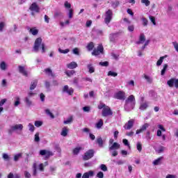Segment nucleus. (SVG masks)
<instances>
[{
	"instance_id": "f257e3e1",
	"label": "nucleus",
	"mask_w": 178,
	"mask_h": 178,
	"mask_svg": "<svg viewBox=\"0 0 178 178\" xmlns=\"http://www.w3.org/2000/svg\"><path fill=\"white\" fill-rule=\"evenodd\" d=\"M134 106H136V98L134 97V95H131L125 100L124 110L127 112H130V111L134 109Z\"/></svg>"
},
{
	"instance_id": "f03ea898",
	"label": "nucleus",
	"mask_w": 178,
	"mask_h": 178,
	"mask_svg": "<svg viewBox=\"0 0 178 178\" xmlns=\"http://www.w3.org/2000/svg\"><path fill=\"white\" fill-rule=\"evenodd\" d=\"M40 48L42 49V54H45V44L42 43V38H38L34 42L33 52H38Z\"/></svg>"
},
{
	"instance_id": "7ed1b4c3",
	"label": "nucleus",
	"mask_w": 178,
	"mask_h": 178,
	"mask_svg": "<svg viewBox=\"0 0 178 178\" xmlns=\"http://www.w3.org/2000/svg\"><path fill=\"white\" fill-rule=\"evenodd\" d=\"M48 166V161H45L44 163H37V162L33 163L32 169H33V176H37V170L40 172H44V168Z\"/></svg>"
},
{
	"instance_id": "20e7f679",
	"label": "nucleus",
	"mask_w": 178,
	"mask_h": 178,
	"mask_svg": "<svg viewBox=\"0 0 178 178\" xmlns=\"http://www.w3.org/2000/svg\"><path fill=\"white\" fill-rule=\"evenodd\" d=\"M23 131V124H17L12 125L8 129V133L12 134L14 131Z\"/></svg>"
},
{
	"instance_id": "39448f33",
	"label": "nucleus",
	"mask_w": 178,
	"mask_h": 178,
	"mask_svg": "<svg viewBox=\"0 0 178 178\" xmlns=\"http://www.w3.org/2000/svg\"><path fill=\"white\" fill-rule=\"evenodd\" d=\"M113 17V13L112 10H108L105 13L104 23L106 24H109L112 20V17Z\"/></svg>"
},
{
	"instance_id": "423d86ee",
	"label": "nucleus",
	"mask_w": 178,
	"mask_h": 178,
	"mask_svg": "<svg viewBox=\"0 0 178 178\" xmlns=\"http://www.w3.org/2000/svg\"><path fill=\"white\" fill-rule=\"evenodd\" d=\"M94 154H95V151H94V149H89L86 151L83 156V161H88L91 159V158L94 157Z\"/></svg>"
},
{
	"instance_id": "0eeeda50",
	"label": "nucleus",
	"mask_w": 178,
	"mask_h": 178,
	"mask_svg": "<svg viewBox=\"0 0 178 178\" xmlns=\"http://www.w3.org/2000/svg\"><path fill=\"white\" fill-rule=\"evenodd\" d=\"M112 110H111V108L109 106H106L102 109V116L104 118H106L107 116H111L113 115Z\"/></svg>"
},
{
	"instance_id": "6e6552de",
	"label": "nucleus",
	"mask_w": 178,
	"mask_h": 178,
	"mask_svg": "<svg viewBox=\"0 0 178 178\" xmlns=\"http://www.w3.org/2000/svg\"><path fill=\"white\" fill-rule=\"evenodd\" d=\"M115 99H120V101H124L126 99V92L124 91H119L114 95Z\"/></svg>"
},
{
	"instance_id": "1a4fd4ad",
	"label": "nucleus",
	"mask_w": 178,
	"mask_h": 178,
	"mask_svg": "<svg viewBox=\"0 0 178 178\" xmlns=\"http://www.w3.org/2000/svg\"><path fill=\"white\" fill-rule=\"evenodd\" d=\"M30 10H31V15L32 16H34V13H40V7L38 5H37V3H33L30 8Z\"/></svg>"
},
{
	"instance_id": "9d476101",
	"label": "nucleus",
	"mask_w": 178,
	"mask_h": 178,
	"mask_svg": "<svg viewBox=\"0 0 178 178\" xmlns=\"http://www.w3.org/2000/svg\"><path fill=\"white\" fill-rule=\"evenodd\" d=\"M99 54H104V47L102 44H99L97 49H95L92 52V55L95 56H98Z\"/></svg>"
},
{
	"instance_id": "9b49d317",
	"label": "nucleus",
	"mask_w": 178,
	"mask_h": 178,
	"mask_svg": "<svg viewBox=\"0 0 178 178\" xmlns=\"http://www.w3.org/2000/svg\"><path fill=\"white\" fill-rule=\"evenodd\" d=\"M18 72L19 73H20V74H22V76H24L25 77H29V72L27 71V69H26L25 66L19 65Z\"/></svg>"
},
{
	"instance_id": "f8f14e48",
	"label": "nucleus",
	"mask_w": 178,
	"mask_h": 178,
	"mask_svg": "<svg viewBox=\"0 0 178 178\" xmlns=\"http://www.w3.org/2000/svg\"><path fill=\"white\" fill-rule=\"evenodd\" d=\"M167 84L170 87H173L175 86L176 88H178V79H177L175 78L170 79L167 81Z\"/></svg>"
},
{
	"instance_id": "ddd939ff",
	"label": "nucleus",
	"mask_w": 178,
	"mask_h": 178,
	"mask_svg": "<svg viewBox=\"0 0 178 178\" xmlns=\"http://www.w3.org/2000/svg\"><path fill=\"white\" fill-rule=\"evenodd\" d=\"M40 155H42V156H44V155L45 159H48L49 156H52L54 154L51 152H49L48 150L42 149L40 151Z\"/></svg>"
},
{
	"instance_id": "4468645a",
	"label": "nucleus",
	"mask_w": 178,
	"mask_h": 178,
	"mask_svg": "<svg viewBox=\"0 0 178 178\" xmlns=\"http://www.w3.org/2000/svg\"><path fill=\"white\" fill-rule=\"evenodd\" d=\"M63 92H66V94H68V95H72L73 92H74V90L72 88H69V86L65 85L63 88Z\"/></svg>"
},
{
	"instance_id": "2eb2a0df",
	"label": "nucleus",
	"mask_w": 178,
	"mask_h": 178,
	"mask_svg": "<svg viewBox=\"0 0 178 178\" xmlns=\"http://www.w3.org/2000/svg\"><path fill=\"white\" fill-rule=\"evenodd\" d=\"M149 127V124L145 123L143 125L140 127V129L136 130V134H140V133H143V131H145Z\"/></svg>"
},
{
	"instance_id": "dca6fc26",
	"label": "nucleus",
	"mask_w": 178,
	"mask_h": 178,
	"mask_svg": "<svg viewBox=\"0 0 178 178\" xmlns=\"http://www.w3.org/2000/svg\"><path fill=\"white\" fill-rule=\"evenodd\" d=\"M134 126V120H129L127 124H124V129L125 130H130Z\"/></svg>"
},
{
	"instance_id": "f3484780",
	"label": "nucleus",
	"mask_w": 178,
	"mask_h": 178,
	"mask_svg": "<svg viewBox=\"0 0 178 178\" xmlns=\"http://www.w3.org/2000/svg\"><path fill=\"white\" fill-rule=\"evenodd\" d=\"M119 148H120V145L116 142H115L113 145H108L109 151L119 149Z\"/></svg>"
},
{
	"instance_id": "a211bd4d",
	"label": "nucleus",
	"mask_w": 178,
	"mask_h": 178,
	"mask_svg": "<svg viewBox=\"0 0 178 178\" xmlns=\"http://www.w3.org/2000/svg\"><path fill=\"white\" fill-rule=\"evenodd\" d=\"M144 42H145V35H144V33H141L139 37V40L136 42V44L140 45V44H144Z\"/></svg>"
},
{
	"instance_id": "6ab92c4d",
	"label": "nucleus",
	"mask_w": 178,
	"mask_h": 178,
	"mask_svg": "<svg viewBox=\"0 0 178 178\" xmlns=\"http://www.w3.org/2000/svg\"><path fill=\"white\" fill-rule=\"evenodd\" d=\"M24 102L26 105V106H33V101H31V99L30 97H26L24 99Z\"/></svg>"
},
{
	"instance_id": "aec40b11",
	"label": "nucleus",
	"mask_w": 178,
	"mask_h": 178,
	"mask_svg": "<svg viewBox=\"0 0 178 178\" xmlns=\"http://www.w3.org/2000/svg\"><path fill=\"white\" fill-rule=\"evenodd\" d=\"M93 176H94V171L90 170L89 172H85L83 175L82 178H90V177H92Z\"/></svg>"
},
{
	"instance_id": "412c9836",
	"label": "nucleus",
	"mask_w": 178,
	"mask_h": 178,
	"mask_svg": "<svg viewBox=\"0 0 178 178\" xmlns=\"http://www.w3.org/2000/svg\"><path fill=\"white\" fill-rule=\"evenodd\" d=\"M27 30H29V33H31L32 35H37V34H38V29L35 28L30 29V27H28Z\"/></svg>"
},
{
	"instance_id": "4be33fe9",
	"label": "nucleus",
	"mask_w": 178,
	"mask_h": 178,
	"mask_svg": "<svg viewBox=\"0 0 178 178\" xmlns=\"http://www.w3.org/2000/svg\"><path fill=\"white\" fill-rule=\"evenodd\" d=\"M87 69L88 70V72L90 74L95 72V67L92 66V63H89L87 65Z\"/></svg>"
},
{
	"instance_id": "5701e85b",
	"label": "nucleus",
	"mask_w": 178,
	"mask_h": 178,
	"mask_svg": "<svg viewBox=\"0 0 178 178\" xmlns=\"http://www.w3.org/2000/svg\"><path fill=\"white\" fill-rule=\"evenodd\" d=\"M77 66H78L77 63L74 61H72L70 63L67 65V67H68V69H76Z\"/></svg>"
},
{
	"instance_id": "b1692460",
	"label": "nucleus",
	"mask_w": 178,
	"mask_h": 178,
	"mask_svg": "<svg viewBox=\"0 0 178 178\" xmlns=\"http://www.w3.org/2000/svg\"><path fill=\"white\" fill-rule=\"evenodd\" d=\"M162 159H163V156H161V157L156 159V160H154L153 161V165H154V166L161 165V163H162Z\"/></svg>"
},
{
	"instance_id": "393cba45",
	"label": "nucleus",
	"mask_w": 178,
	"mask_h": 178,
	"mask_svg": "<svg viewBox=\"0 0 178 178\" xmlns=\"http://www.w3.org/2000/svg\"><path fill=\"white\" fill-rule=\"evenodd\" d=\"M37 84H38V81L37 80L33 81L31 83L30 90H35V88L37 87Z\"/></svg>"
},
{
	"instance_id": "a878e982",
	"label": "nucleus",
	"mask_w": 178,
	"mask_h": 178,
	"mask_svg": "<svg viewBox=\"0 0 178 178\" xmlns=\"http://www.w3.org/2000/svg\"><path fill=\"white\" fill-rule=\"evenodd\" d=\"M44 72L46 73V74H48V76H51V77H55V74L52 72V70H51V68L45 69Z\"/></svg>"
},
{
	"instance_id": "bb28decb",
	"label": "nucleus",
	"mask_w": 178,
	"mask_h": 178,
	"mask_svg": "<svg viewBox=\"0 0 178 178\" xmlns=\"http://www.w3.org/2000/svg\"><path fill=\"white\" fill-rule=\"evenodd\" d=\"M81 149H83V148L81 147H75L73 150H72V154L74 155H79V154L80 153V151H81Z\"/></svg>"
},
{
	"instance_id": "cd10ccee",
	"label": "nucleus",
	"mask_w": 178,
	"mask_h": 178,
	"mask_svg": "<svg viewBox=\"0 0 178 178\" xmlns=\"http://www.w3.org/2000/svg\"><path fill=\"white\" fill-rule=\"evenodd\" d=\"M118 37V33H111L109 35L110 41L111 42H115V40H116Z\"/></svg>"
},
{
	"instance_id": "c85d7f7f",
	"label": "nucleus",
	"mask_w": 178,
	"mask_h": 178,
	"mask_svg": "<svg viewBox=\"0 0 178 178\" xmlns=\"http://www.w3.org/2000/svg\"><path fill=\"white\" fill-rule=\"evenodd\" d=\"M105 140H102V138L99 137L97 138L96 142L98 143L99 147H104V143Z\"/></svg>"
},
{
	"instance_id": "c756f323",
	"label": "nucleus",
	"mask_w": 178,
	"mask_h": 178,
	"mask_svg": "<svg viewBox=\"0 0 178 178\" xmlns=\"http://www.w3.org/2000/svg\"><path fill=\"white\" fill-rule=\"evenodd\" d=\"M23 156V153H19L14 156V161L15 162H17L19 159H22Z\"/></svg>"
},
{
	"instance_id": "7c9ffc66",
	"label": "nucleus",
	"mask_w": 178,
	"mask_h": 178,
	"mask_svg": "<svg viewBox=\"0 0 178 178\" xmlns=\"http://www.w3.org/2000/svg\"><path fill=\"white\" fill-rule=\"evenodd\" d=\"M104 126V121L102 120V119H100L98 122L95 124V127H97V129H101V127H102Z\"/></svg>"
},
{
	"instance_id": "2f4dec72",
	"label": "nucleus",
	"mask_w": 178,
	"mask_h": 178,
	"mask_svg": "<svg viewBox=\"0 0 178 178\" xmlns=\"http://www.w3.org/2000/svg\"><path fill=\"white\" fill-rule=\"evenodd\" d=\"M165 58H168V56H164L160 57V58L158 60V61L156 63V65L161 66V65H162V63L163 62V59H165Z\"/></svg>"
},
{
	"instance_id": "473e14b6",
	"label": "nucleus",
	"mask_w": 178,
	"mask_h": 178,
	"mask_svg": "<svg viewBox=\"0 0 178 178\" xmlns=\"http://www.w3.org/2000/svg\"><path fill=\"white\" fill-rule=\"evenodd\" d=\"M148 108V102L142 103L140 106V111H145Z\"/></svg>"
},
{
	"instance_id": "72a5a7b5",
	"label": "nucleus",
	"mask_w": 178,
	"mask_h": 178,
	"mask_svg": "<svg viewBox=\"0 0 178 178\" xmlns=\"http://www.w3.org/2000/svg\"><path fill=\"white\" fill-rule=\"evenodd\" d=\"M73 122V116H70L66 120H64V124H70V123Z\"/></svg>"
},
{
	"instance_id": "f704fd0d",
	"label": "nucleus",
	"mask_w": 178,
	"mask_h": 178,
	"mask_svg": "<svg viewBox=\"0 0 178 178\" xmlns=\"http://www.w3.org/2000/svg\"><path fill=\"white\" fill-rule=\"evenodd\" d=\"M168 64H164L163 66V69L161 70V75L164 76L165 73H166V70L168 69Z\"/></svg>"
},
{
	"instance_id": "c9c22d12",
	"label": "nucleus",
	"mask_w": 178,
	"mask_h": 178,
	"mask_svg": "<svg viewBox=\"0 0 178 178\" xmlns=\"http://www.w3.org/2000/svg\"><path fill=\"white\" fill-rule=\"evenodd\" d=\"M144 79H145V80L149 83V84L152 83L153 79L151 76H149L147 74H145L144 75Z\"/></svg>"
},
{
	"instance_id": "e433bc0d",
	"label": "nucleus",
	"mask_w": 178,
	"mask_h": 178,
	"mask_svg": "<svg viewBox=\"0 0 178 178\" xmlns=\"http://www.w3.org/2000/svg\"><path fill=\"white\" fill-rule=\"evenodd\" d=\"M29 130L31 131V133H34V131L35 130V127L31 123H29L28 124Z\"/></svg>"
},
{
	"instance_id": "4c0bfd02",
	"label": "nucleus",
	"mask_w": 178,
	"mask_h": 178,
	"mask_svg": "<svg viewBox=\"0 0 178 178\" xmlns=\"http://www.w3.org/2000/svg\"><path fill=\"white\" fill-rule=\"evenodd\" d=\"M67 131H68L67 128L63 127L60 133L61 136H63V137H66V136H67Z\"/></svg>"
},
{
	"instance_id": "58836bf2",
	"label": "nucleus",
	"mask_w": 178,
	"mask_h": 178,
	"mask_svg": "<svg viewBox=\"0 0 178 178\" xmlns=\"http://www.w3.org/2000/svg\"><path fill=\"white\" fill-rule=\"evenodd\" d=\"M120 4V3L118 1L111 2V6L113 8V9H116V8L118 7Z\"/></svg>"
},
{
	"instance_id": "ea45409f",
	"label": "nucleus",
	"mask_w": 178,
	"mask_h": 178,
	"mask_svg": "<svg viewBox=\"0 0 178 178\" xmlns=\"http://www.w3.org/2000/svg\"><path fill=\"white\" fill-rule=\"evenodd\" d=\"M99 65L104 67H108V66H109V62H108V61L102 62H102L99 63Z\"/></svg>"
},
{
	"instance_id": "a19ab883",
	"label": "nucleus",
	"mask_w": 178,
	"mask_h": 178,
	"mask_svg": "<svg viewBox=\"0 0 178 178\" xmlns=\"http://www.w3.org/2000/svg\"><path fill=\"white\" fill-rule=\"evenodd\" d=\"M6 63H5V61L0 63V69L2 70H6Z\"/></svg>"
},
{
	"instance_id": "79ce46f5",
	"label": "nucleus",
	"mask_w": 178,
	"mask_h": 178,
	"mask_svg": "<svg viewBox=\"0 0 178 178\" xmlns=\"http://www.w3.org/2000/svg\"><path fill=\"white\" fill-rule=\"evenodd\" d=\"M136 148L139 152H141V151L143 150V145H141L140 142L137 143Z\"/></svg>"
},
{
	"instance_id": "37998d69",
	"label": "nucleus",
	"mask_w": 178,
	"mask_h": 178,
	"mask_svg": "<svg viewBox=\"0 0 178 178\" xmlns=\"http://www.w3.org/2000/svg\"><path fill=\"white\" fill-rule=\"evenodd\" d=\"M99 168L103 172H108V167H106V165L102 164L100 165Z\"/></svg>"
},
{
	"instance_id": "c03bdc74",
	"label": "nucleus",
	"mask_w": 178,
	"mask_h": 178,
	"mask_svg": "<svg viewBox=\"0 0 178 178\" xmlns=\"http://www.w3.org/2000/svg\"><path fill=\"white\" fill-rule=\"evenodd\" d=\"M45 113H47L49 116H50V118H51V119L55 118V115H54V114H52V113H51V111H49V109H46Z\"/></svg>"
},
{
	"instance_id": "a18cd8bd",
	"label": "nucleus",
	"mask_w": 178,
	"mask_h": 178,
	"mask_svg": "<svg viewBox=\"0 0 178 178\" xmlns=\"http://www.w3.org/2000/svg\"><path fill=\"white\" fill-rule=\"evenodd\" d=\"M34 141L35 143H40V133L37 132L35 134Z\"/></svg>"
},
{
	"instance_id": "49530a36",
	"label": "nucleus",
	"mask_w": 178,
	"mask_h": 178,
	"mask_svg": "<svg viewBox=\"0 0 178 178\" xmlns=\"http://www.w3.org/2000/svg\"><path fill=\"white\" fill-rule=\"evenodd\" d=\"M149 19L150 22H152V23L154 24V26H156V22H155V17L149 15Z\"/></svg>"
},
{
	"instance_id": "de8ad7c7",
	"label": "nucleus",
	"mask_w": 178,
	"mask_h": 178,
	"mask_svg": "<svg viewBox=\"0 0 178 178\" xmlns=\"http://www.w3.org/2000/svg\"><path fill=\"white\" fill-rule=\"evenodd\" d=\"M16 101L14 103V106H19L20 105V97H15Z\"/></svg>"
},
{
	"instance_id": "09e8293b",
	"label": "nucleus",
	"mask_w": 178,
	"mask_h": 178,
	"mask_svg": "<svg viewBox=\"0 0 178 178\" xmlns=\"http://www.w3.org/2000/svg\"><path fill=\"white\" fill-rule=\"evenodd\" d=\"M74 73H76V72H74V70L65 72V74H67V76L68 77H71V76H73Z\"/></svg>"
},
{
	"instance_id": "8fccbe9b",
	"label": "nucleus",
	"mask_w": 178,
	"mask_h": 178,
	"mask_svg": "<svg viewBox=\"0 0 178 178\" xmlns=\"http://www.w3.org/2000/svg\"><path fill=\"white\" fill-rule=\"evenodd\" d=\"M70 49H66L65 50L62 49H58V52H60V54H69L70 52Z\"/></svg>"
},
{
	"instance_id": "3c124183",
	"label": "nucleus",
	"mask_w": 178,
	"mask_h": 178,
	"mask_svg": "<svg viewBox=\"0 0 178 178\" xmlns=\"http://www.w3.org/2000/svg\"><path fill=\"white\" fill-rule=\"evenodd\" d=\"M3 159H4V161H10V157L9 156V155H8V154L3 153Z\"/></svg>"
},
{
	"instance_id": "603ef678",
	"label": "nucleus",
	"mask_w": 178,
	"mask_h": 178,
	"mask_svg": "<svg viewBox=\"0 0 178 178\" xmlns=\"http://www.w3.org/2000/svg\"><path fill=\"white\" fill-rule=\"evenodd\" d=\"M108 76H111L112 77H116L118 76V73L113 71H109L108 72Z\"/></svg>"
},
{
	"instance_id": "864d4df0",
	"label": "nucleus",
	"mask_w": 178,
	"mask_h": 178,
	"mask_svg": "<svg viewBox=\"0 0 178 178\" xmlns=\"http://www.w3.org/2000/svg\"><path fill=\"white\" fill-rule=\"evenodd\" d=\"M143 24L144 26H148V19H147L145 17H142Z\"/></svg>"
},
{
	"instance_id": "5fc2aeb1",
	"label": "nucleus",
	"mask_w": 178,
	"mask_h": 178,
	"mask_svg": "<svg viewBox=\"0 0 178 178\" xmlns=\"http://www.w3.org/2000/svg\"><path fill=\"white\" fill-rule=\"evenodd\" d=\"M87 48L88 51H92V49L94 48V43L90 42V44H88Z\"/></svg>"
},
{
	"instance_id": "6e6d98bb",
	"label": "nucleus",
	"mask_w": 178,
	"mask_h": 178,
	"mask_svg": "<svg viewBox=\"0 0 178 178\" xmlns=\"http://www.w3.org/2000/svg\"><path fill=\"white\" fill-rule=\"evenodd\" d=\"M35 127H41L42 126V121H35Z\"/></svg>"
},
{
	"instance_id": "4d7b16f0",
	"label": "nucleus",
	"mask_w": 178,
	"mask_h": 178,
	"mask_svg": "<svg viewBox=\"0 0 178 178\" xmlns=\"http://www.w3.org/2000/svg\"><path fill=\"white\" fill-rule=\"evenodd\" d=\"M141 3H145V6H149L151 2L149 1V0H141Z\"/></svg>"
},
{
	"instance_id": "13d9d810",
	"label": "nucleus",
	"mask_w": 178,
	"mask_h": 178,
	"mask_svg": "<svg viewBox=\"0 0 178 178\" xmlns=\"http://www.w3.org/2000/svg\"><path fill=\"white\" fill-rule=\"evenodd\" d=\"M122 143L124 145H126L127 147H129V148H130V143H129V140L127 139H123Z\"/></svg>"
},
{
	"instance_id": "bf43d9fd",
	"label": "nucleus",
	"mask_w": 178,
	"mask_h": 178,
	"mask_svg": "<svg viewBox=\"0 0 178 178\" xmlns=\"http://www.w3.org/2000/svg\"><path fill=\"white\" fill-rule=\"evenodd\" d=\"M65 8H67V9H70L72 8V5L70 3H68L67 1H65L64 3Z\"/></svg>"
},
{
	"instance_id": "052dcab7",
	"label": "nucleus",
	"mask_w": 178,
	"mask_h": 178,
	"mask_svg": "<svg viewBox=\"0 0 178 178\" xmlns=\"http://www.w3.org/2000/svg\"><path fill=\"white\" fill-rule=\"evenodd\" d=\"M146 138L147 141H149V140H151V132L149 131H147L146 133Z\"/></svg>"
},
{
	"instance_id": "680f3d73",
	"label": "nucleus",
	"mask_w": 178,
	"mask_h": 178,
	"mask_svg": "<svg viewBox=\"0 0 178 178\" xmlns=\"http://www.w3.org/2000/svg\"><path fill=\"white\" fill-rule=\"evenodd\" d=\"M128 31H129L131 33H133V31H134V25L128 26Z\"/></svg>"
},
{
	"instance_id": "e2e57ef3",
	"label": "nucleus",
	"mask_w": 178,
	"mask_h": 178,
	"mask_svg": "<svg viewBox=\"0 0 178 178\" xmlns=\"http://www.w3.org/2000/svg\"><path fill=\"white\" fill-rule=\"evenodd\" d=\"M68 17L69 19H72L73 17V10L72 9L69 10Z\"/></svg>"
},
{
	"instance_id": "0e129e2a",
	"label": "nucleus",
	"mask_w": 178,
	"mask_h": 178,
	"mask_svg": "<svg viewBox=\"0 0 178 178\" xmlns=\"http://www.w3.org/2000/svg\"><path fill=\"white\" fill-rule=\"evenodd\" d=\"M83 112H90L91 111V108L90 106H85L83 108Z\"/></svg>"
},
{
	"instance_id": "69168bd1",
	"label": "nucleus",
	"mask_w": 178,
	"mask_h": 178,
	"mask_svg": "<svg viewBox=\"0 0 178 178\" xmlns=\"http://www.w3.org/2000/svg\"><path fill=\"white\" fill-rule=\"evenodd\" d=\"M97 177L98 178H104V172H99L97 174Z\"/></svg>"
},
{
	"instance_id": "338daca9",
	"label": "nucleus",
	"mask_w": 178,
	"mask_h": 178,
	"mask_svg": "<svg viewBox=\"0 0 178 178\" xmlns=\"http://www.w3.org/2000/svg\"><path fill=\"white\" fill-rule=\"evenodd\" d=\"M24 176L26 178H30V177H31V174H30V172H29V171H25Z\"/></svg>"
},
{
	"instance_id": "774afa93",
	"label": "nucleus",
	"mask_w": 178,
	"mask_h": 178,
	"mask_svg": "<svg viewBox=\"0 0 178 178\" xmlns=\"http://www.w3.org/2000/svg\"><path fill=\"white\" fill-rule=\"evenodd\" d=\"M165 178H177L176 175L168 174Z\"/></svg>"
}]
</instances>
